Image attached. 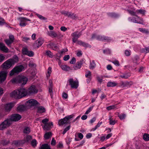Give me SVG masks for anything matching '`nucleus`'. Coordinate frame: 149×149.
I'll return each mask as SVG.
<instances>
[{
    "label": "nucleus",
    "instance_id": "1",
    "mask_svg": "<svg viewBox=\"0 0 149 149\" xmlns=\"http://www.w3.org/2000/svg\"><path fill=\"white\" fill-rule=\"evenodd\" d=\"M38 92V90L36 86H32L29 88L28 91L23 88L15 90L10 93V96L16 98L20 99L25 96L28 94L36 93Z\"/></svg>",
    "mask_w": 149,
    "mask_h": 149
},
{
    "label": "nucleus",
    "instance_id": "2",
    "mask_svg": "<svg viewBox=\"0 0 149 149\" xmlns=\"http://www.w3.org/2000/svg\"><path fill=\"white\" fill-rule=\"evenodd\" d=\"M18 61V57L16 56H14L13 58L10 59L3 63V67L5 69H8Z\"/></svg>",
    "mask_w": 149,
    "mask_h": 149
},
{
    "label": "nucleus",
    "instance_id": "3",
    "mask_svg": "<svg viewBox=\"0 0 149 149\" xmlns=\"http://www.w3.org/2000/svg\"><path fill=\"white\" fill-rule=\"evenodd\" d=\"M28 81L27 78L24 76L19 75L16 77L12 79L11 81L13 83L21 84L22 85H25Z\"/></svg>",
    "mask_w": 149,
    "mask_h": 149
},
{
    "label": "nucleus",
    "instance_id": "4",
    "mask_svg": "<svg viewBox=\"0 0 149 149\" xmlns=\"http://www.w3.org/2000/svg\"><path fill=\"white\" fill-rule=\"evenodd\" d=\"M68 83L72 88H77L79 86V82L77 80H74L72 78L69 79L68 81Z\"/></svg>",
    "mask_w": 149,
    "mask_h": 149
},
{
    "label": "nucleus",
    "instance_id": "5",
    "mask_svg": "<svg viewBox=\"0 0 149 149\" xmlns=\"http://www.w3.org/2000/svg\"><path fill=\"white\" fill-rule=\"evenodd\" d=\"M24 68L22 65H19L15 67L10 72V76L13 75L15 73H18L21 72Z\"/></svg>",
    "mask_w": 149,
    "mask_h": 149
},
{
    "label": "nucleus",
    "instance_id": "6",
    "mask_svg": "<svg viewBox=\"0 0 149 149\" xmlns=\"http://www.w3.org/2000/svg\"><path fill=\"white\" fill-rule=\"evenodd\" d=\"M10 124V120H5L0 124V130H3L9 126Z\"/></svg>",
    "mask_w": 149,
    "mask_h": 149
},
{
    "label": "nucleus",
    "instance_id": "7",
    "mask_svg": "<svg viewBox=\"0 0 149 149\" xmlns=\"http://www.w3.org/2000/svg\"><path fill=\"white\" fill-rule=\"evenodd\" d=\"M26 105L29 106H36L40 105L36 100L34 99H31L27 101L26 102Z\"/></svg>",
    "mask_w": 149,
    "mask_h": 149
},
{
    "label": "nucleus",
    "instance_id": "8",
    "mask_svg": "<svg viewBox=\"0 0 149 149\" xmlns=\"http://www.w3.org/2000/svg\"><path fill=\"white\" fill-rule=\"evenodd\" d=\"M18 19L20 21L19 25L21 26H25L26 25L25 23L26 21H30V19L24 17H20L18 18Z\"/></svg>",
    "mask_w": 149,
    "mask_h": 149
},
{
    "label": "nucleus",
    "instance_id": "9",
    "mask_svg": "<svg viewBox=\"0 0 149 149\" xmlns=\"http://www.w3.org/2000/svg\"><path fill=\"white\" fill-rule=\"evenodd\" d=\"M81 35V32L78 33V31H76L73 33L71 36L73 37L72 38V42L75 43L77 41V39Z\"/></svg>",
    "mask_w": 149,
    "mask_h": 149
},
{
    "label": "nucleus",
    "instance_id": "10",
    "mask_svg": "<svg viewBox=\"0 0 149 149\" xmlns=\"http://www.w3.org/2000/svg\"><path fill=\"white\" fill-rule=\"evenodd\" d=\"M21 118V116L20 115L17 114H13L11 116L10 119L11 121H17L19 120Z\"/></svg>",
    "mask_w": 149,
    "mask_h": 149
},
{
    "label": "nucleus",
    "instance_id": "11",
    "mask_svg": "<svg viewBox=\"0 0 149 149\" xmlns=\"http://www.w3.org/2000/svg\"><path fill=\"white\" fill-rule=\"evenodd\" d=\"M120 86H122V87H125L130 86L133 84V82L132 81H126L125 82H123L121 81L120 83Z\"/></svg>",
    "mask_w": 149,
    "mask_h": 149
},
{
    "label": "nucleus",
    "instance_id": "12",
    "mask_svg": "<svg viewBox=\"0 0 149 149\" xmlns=\"http://www.w3.org/2000/svg\"><path fill=\"white\" fill-rule=\"evenodd\" d=\"M43 42V40L41 38H39L36 41L33 46L35 48H38L42 45Z\"/></svg>",
    "mask_w": 149,
    "mask_h": 149
},
{
    "label": "nucleus",
    "instance_id": "13",
    "mask_svg": "<svg viewBox=\"0 0 149 149\" xmlns=\"http://www.w3.org/2000/svg\"><path fill=\"white\" fill-rule=\"evenodd\" d=\"M6 72L1 71L0 72V83L4 81L6 78Z\"/></svg>",
    "mask_w": 149,
    "mask_h": 149
},
{
    "label": "nucleus",
    "instance_id": "14",
    "mask_svg": "<svg viewBox=\"0 0 149 149\" xmlns=\"http://www.w3.org/2000/svg\"><path fill=\"white\" fill-rule=\"evenodd\" d=\"M0 50L6 53L8 52V49L5 46V45L2 43H0Z\"/></svg>",
    "mask_w": 149,
    "mask_h": 149
},
{
    "label": "nucleus",
    "instance_id": "15",
    "mask_svg": "<svg viewBox=\"0 0 149 149\" xmlns=\"http://www.w3.org/2000/svg\"><path fill=\"white\" fill-rule=\"evenodd\" d=\"M14 106V104L12 103H10L6 104L5 106V109L6 111H10Z\"/></svg>",
    "mask_w": 149,
    "mask_h": 149
},
{
    "label": "nucleus",
    "instance_id": "16",
    "mask_svg": "<svg viewBox=\"0 0 149 149\" xmlns=\"http://www.w3.org/2000/svg\"><path fill=\"white\" fill-rule=\"evenodd\" d=\"M53 125V123L52 122L50 123H48L46 124L43 127V129L44 130H48L51 128V126Z\"/></svg>",
    "mask_w": 149,
    "mask_h": 149
},
{
    "label": "nucleus",
    "instance_id": "17",
    "mask_svg": "<svg viewBox=\"0 0 149 149\" xmlns=\"http://www.w3.org/2000/svg\"><path fill=\"white\" fill-rule=\"evenodd\" d=\"M82 64V61H80L77 62L76 65L74 66L73 68L74 70H77L80 68L81 65Z\"/></svg>",
    "mask_w": 149,
    "mask_h": 149
},
{
    "label": "nucleus",
    "instance_id": "18",
    "mask_svg": "<svg viewBox=\"0 0 149 149\" xmlns=\"http://www.w3.org/2000/svg\"><path fill=\"white\" fill-rule=\"evenodd\" d=\"M26 107L24 105H20L19 106L17 107V110L19 111H22L26 110Z\"/></svg>",
    "mask_w": 149,
    "mask_h": 149
},
{
    "label": "nucleus",
    "instance_id": "19",
    "mask_svg": "<svg viewBox=\"0 0 149 149\" xmlns=\"http://www.w3.org/2000/svg\"><path fill=\"white\" fill-rule=\"evenodd\" d=\"M47 34L49 36L53 38H55L57 36V35L56 33L53 31L48 32Z\"/></svg>",
    "mask_w": 149,
    "mask_h": 149
},
{
    "label": "nucleus",
    "instance_id": "20",
    "mask_svg": "<svg viewBox=\"0 0 149 149\" xmlns=\"http://www.w3.org/2000/svg\"><path fill=\"white\" fill-rule=\"evenodd\" d=\"M67 123V121L65 119V118H64L63 119H61L59 120L58 124L59 126H61Z\"/></svg>",
    "mask_w": 149,
    "mask_h": 149
},
{
    "label": "nucleus",
    "instance_id": "21",
    "mask_svg": "<svg viewBox=\"0 0 149 149\" xmlns=\"http://www.w3.org/2000/svg\"><path fill=\"white\" fill-rule=\"evenodd\" d=\"M68 14V17L71 18L75 20L77 18V16L74 13L70 12Z\"/></svg>",
    "mask_w": 149,
    "mask_h": 149
},
{
    "label": "nucleus",
    "instance_id": "22",
    "mask_svg": "<svg viewBox=\"0 0 149 149\" xmlns=\"http://www.w3.org/2000/svg\"><path fill=\"white\" fill-rule=\"evenodd\" d=\"M118 85V84L116 82L109 81L107 84V86L108 87H113Z\"/></svg>",
    "mask_w": 149,
    "mask_h": 149
},
{
    "label": "nucleus",
    "instance_id": "23",
    "mask_svg": "<svg viewBox=\"0 0 149 149\" xmlns=\"http://www.w3.org/2000/svg\"><path fill=\"white\" fill-rule=\"evenodd\" d=\"M45 109L43 107L40 106L38 107V112L42 113L45 112Z\"/></svg>",
    "mask_w": 149,
    "mask_h": 149
},
{
    "label": "nucleus",
    "instance_id": "24",
    "mask_svg": "<svg viewBox=\"0 0 149 149\" xmlns=\"http://www.w3.org/2000/svg\"><path fill=\"white\" fill-rule=\"evenodd\" d=\"M49 92L50 93L51 95L52 93V80H50L49 81Z\"/></svg>",
    "mask_w": 149,
    "mask_h": 149
},
{
    "label": "nucleus",
    "instance_id": "25",
    "mask_svg": "<svg viewBox=\"0 0 149 149\" xmlns=\"http://www.w3.org/2000/svg\"><path fill=\"white\" fill-rule=\"evenodd\" d=\"M61 67L63 70L66 71H68L70 69V68L68 66L65 65H61Z\"/></svg>",
    "mask_w": 149,
    "mask_h": 149
},
{
    "label": "nucleus",
    "instance_id": "26",
    "mask_svg": "<svg viewBox=\"0 0 149 149\" xmlns=\"http://www.w3.org/2000/svg\"><path fill=\"white\" fill-rule=\"evenodd\" d=\"M109 16L112 18H117L119 17V15L114 13H109L108 14Z\"/></svg>",
    "mask_w": 149,
    "mask_h": 149
},
{
    "label": "nucleus",
    "instance_id": "27",
    "mask_svg": "<svg viewBox=\"0 0 149 149\" xmlns=\"http://www.w3.org/2000/svg\"><path fill=\"white\" fill-rule=\"evenodd\" d=\"M52 136V133L51 132H48L46 133L44 135V137L46 139H48L51 137Z\"/></svg>",
    "mask_w": 149,
    "mask_h": 149
},
{
    "label": "nucleus",
    "instance_id": "28",
    "mask_svg": "<svg viewBox=\"0 0 149 149\" xmlns=\"http://www.w3.org/2000/svg\"><path fill=\"white\" fill-rule=\"evenodd\" d=\"M40 149H51V148L50 146L47 144H45L42 145Z\"/></svg>",
    "mask_w": 149,
    "mask_h": 149
},
{
    "label": "nucleus",
    "instance_id": "29",
    "mask_svg": "<svg viewBox=\"0 0 149 149\" xmlns=\"http://www.w3.org/2000/svg\"><path fill=\"white\" fill-rule=\"evenodd\" d=\"M30 128L28 127H25L23 130V132L26 134H29L30 132Z\"/></svg>",
    "mask_w": 149,
    "mask_h": 149
},
{
    "label": "nucleus",
    "instance_id": "30",
    "mask_svg": "<svg viewBox=\"0 0 149 149\" xmlns=\"http://www.w3.org/2000/svg\"><path fill=\"white\" fill-rule=\"evenodd\" d=\"M4 41L7 45L9 47H11V44L13 43V42L8 39H6L4 40Z\"/></svg>",
    "mask_w": 149,
    "mask_h": 149
},
{
    "label": "nucleus",
    "instance_id": "31",
    "mask_svg": "<svg viewBox=\"0 0 149 149\" xmlns=\"http://www.w3.org/2000/svg\"><path fill=\"white\" fill-rule=\"evenodd\" d=\"M143 139L146 141H149V134L146 133L143 136Z\"/></svg>",
    "mask_w": 149,
    "mask_h": 149
},
{
    "label": "nucleus",
    "instance_id": "32",
    "mask_svg": "<svg viewBox=\"0 0 149 149\" xmlns=\"http://www.w3.org/2000/svg\"><path fill=\"white\" fill-rule=\"evenodd\" d=\"M85 77L88 78H91V73L90 71H88L86 72Z\"/></svg>",
    "mask_w": 149,
    "mask_h": 149
},
{
    "label": "nucleus",
    "instance_id": "33",
    "mask_svg": "<svg viewBox=\"0 0 149 149\" xmlns=\"http://www.w3.org/2000/svg\"><path fill=\"white\" fill-rule=\"evenodd\" d=\"M95 65L96 64L95 63L94 61L93 60L92 62L91 63L90 68L91 69H93L95 67Z\"/></svg>",
    "mask_w": 149,
    "mask_h": 149
},
{
    "label": "nucleus",
    "instance_id": "34",
    "mask_svg": "<svg viewBox=\"0 0 149 149\" xmlns=\"http://www.w3.org/2000/svg\"><path fill=\"white\" fill-rule=\"evenodd\" d=\"M105 37V36L98 35L96 36V38L97 40H99L100 41H103L104 39H103V37Z\"/></svg>",
    "mask_w": 149,
    "mask_h": 149
},
{
    "label": "nucleus",
    "instance_id": "35",
    "mask_svg": "<svg viewBox=\"0 0 149 149\" xmlns=\"http://www.w3.org/2000/svg\"><path fill=\"white\" fill-rule=\"evenodd\" d=\"M116 108V105H113L109 106L107 108V109L108 110H110L111 109H114Z\"/></svg>",
    "mask_w": 149,
    "mask_h": 149
},
{
    "label": "nucleus",
    "instance_id": "36",
    "mask_svg": "<svg viewBox=\"0 0 149 149\" xmlns=\"http://www.w3.org/2000/svg\"><path fill=\"white\" fill-rule=\"evenodd\" d=\"M46 54L50 58H52L53 57V54L49 50L47 51L46 52Z\"/></svg>",
    "mask_w": 149,
    "mask_h": 149
},
{
    "label": "nucleus",
    "instance_id": "37",
    "mask_svg": "<svg viewBox=\"0 0 149 149\" xmlns=\"http://www.w3.org/2000/svg\"><path fill=\"white\" fill-rule=\"evenodd\" d=\"M127 11L132 16H135L137 17V15H136V11L135 12H134L133 11L129 10H127Z\"/></svg>",
    "mask_w": 149,
    "mask_h": 149
},
{
    "label": "nucleus",
    "instance_id": "38",
    "mask_svg": "<svg viewBox=\"0 0 149 149\" xmlns=\"http://www.w3.org/2000/svg\"><path fill=\"white\" fill-rule=\"evenodd\" d=\"M142 52L145 53L149 52V47L143 49H142Z\"/></svg>",
    "mask_w": 149,
    "mask_h": 149
},
{
    "label": "nucleus",
    "instance_id": "39",
    "mask_svg": "<svg viewBox=\"0 0 149 149\" xmlns=\"http://www.w3.org/2000/svg\"><path fill=\"white\" fill-rule=\"evenodd\" d=\"M136 13L137 14L140 13L141 14H144L145 13V11L144 10L140 9L136 10Z\"/></svg>",
    "mask_w": 149,
    "mask_h": 149
},
{
    "label": "nucleus",
    "instance_id": "40",
    "mask_svg": "<svg viewBox=\"0 0 149 149\" xmlns=\"http://www.w3.org/2000/svg\"><path fill=\"white\" fill-rule=\"evenodd\" d=\"M118 116L121 120H123L125 118L126 115L124 113H122L118 115Z\"/></svg>",
    "mask_w": 149,
    "mask_h": 149
},
{
    "label": "nucleus",
    "instance_id": "41",
    "mask_svg": "<svg viewBox=\"0 0 149 149\" xmlns=\"http://www.w3.org/2000/svg\"><path fill=\"white\" fill-rule=\"evenodd\" d=\"M102 122H99L97 125H96L94 128H93L92 129V130L93 131H95L98 127H99L100 125L102 124Z\"/></svg>",
    "mask_w": 149,
    "mask_h": 149
},
{
    "label": "nucleus",
    "instance_id": "42",
    "mask_svg": "<svg viewBox=\"0 0 149 149\" xmlns=\"http://www.w3.org/2000/svg\"><path fill=\"white\" fill-rule=\"evenodd\" d=\"M103 41L109 42L111 40V39L110 37L105 36L103 37Z\"/></svg>",
    "mask_w": 149,
    "mask_h": 149
},
{
    "label": "nucleus",
    "instance_id": "43",
    "mask_svg": "<svg viewBox=\"0 0 149 149\" xmlns=\"http://www.w3.org/2000/svg\"><path fill=\"white\" fill-rule=\"evenodd\" d=\"M139 30L142 33H148V31L145 29L142 28H139Z\"/></svg>",
    "mask_w": 149,
    "mask_h": 149
},
{
    "label": "nucleus",
    "instance_id": "44",
    "mask_svg": "<svg viewBox=\"0 0 149 149\" xmlns=\"http://www.w3.org/2000/svg\"><path fill=\"white\" fill-rule=\"evenodd\" d=\"M26 55L29 56H33L34 53L32 51H28Z\"/></svg>",
    "mask_w": 149,
    "mask_h": 149
},
{
    "label": "nucleus",
    "instance_id": "45",
    "mask_svg": "<svg viewBox=\"0 0 149 149\" xmlns=\"http://www.w3.org/2000/svg\"><path fill=\"white\" fill-rule=\"evenodd\" d=\"M37 16H38V17L40 19L42 20H45L47 19V18L44 17L43 16H42V15H39L38 14H36Z\"/></svg>",
    "mask_w": 149,
    "mask_h": 149
},
{
    "label": "nucleus",
    "instance_id": "46",
    "mask_svg": "<svg viewBox=\"0 0 149 149\" xmlns=\"http://www.w3.org/2000/svg\"><path fill=\"white\" fill-rule=\"evenodd\" d=\"M109 124L110 125H114L115 124V120H113L111 118V117L109 118Z\"/></svg>",
    "mask_w": 149,
    "mask_h": 149
},
{
    "label": "nucleus",
    "instance_id": "47",
    "mask_svg": "<svg viewBox=\"0 0 149 149\" xmlns=\"http://www.w3.org/2000/svg\"><path fill=\"white\" fill-rule=\"evenodd\" d=\"M31 144L32 146L33 147L36 146L37 144L36 140L35 139L33 140L31 142Z\"/></svg>",
    "mask_w": 149,
    "mask_h": 149
},
{
    "label": "nucleus",
    "instance_id": "48",
    "mask_svg": "<svg viewBox=\"0 0 149 149\" xmlns=\"http://www.w3.org/2000/svg\"><path fill=\"white\" fill-rule=\"evenodd\" d=\"M82 45L83 47H91V45H89L87 43H85L84 42H83Z\"/></svg>",
    "mask_w": 149,
    "mask_h": 149
},
{
    "label": "nucleus",
    "instance_id": "49",
    "mask_svg": "<svg viewBox=\"0 0 149 149\" xmlns=\"http://www.w3.org/2000/svg\"><path fill=\"white\" fill-rule=\"evenodd\" d=\"M22 51L23 54L25 55H26L28 51V49L26 48H23L22 49Z\"/></svg>",
    "mask_w": 149,
    "mask_h": 149
},
{
    "label": "nucleus",
    "instance_id": "50",
    "mask_svg": "<svg viewBox=\"0 0 149 149\" xmlns=\"http://www.w3.org/2000/svg\"><path fill=\"white\" fill-rule=\"evenodd\" d=\"M74 116V115L72 114L69 116H66L65 118V119L68 121V120L71 118H72Z\"/></svg>",
    "mask_w": 149,
    "mask_h": 149
},
{
    "label": "nucleus",
    "instance_id": "51",
    "mask_svg": "<svg viewBox=\"0 0 149 149\" xmlns=\"http://www.w3.org/2000/svg\"><path fill=\"white\" fill-rule=\"evenodd\" d=\"M112 62L117 66H119L120 65L119 62L117 60H116L112 61Z\"/></svg>",
    "mask_w": 149,
    "mask_h": 149
},
{
    "label": "nucleus",
    "instance_id": "52",
    "mask_svg": "<svg viewBox=\"0 0 149 149\" xmlns=\"http://www.w3.org/2000/svg\"><path fill=\"white\" fill-rule=\"evenodd\" d=\"M131 20L132 21V22H133L134 23H139V24H143V20H141L142 22H138L136 20V19L134 17L132 19H131Z\"/></svg>",
    "mask_w": 149,
    "mask_h": 149
},
{
    "label": "nucleus",
    "instance_id": "53",
    "mask_svg": "<svg viewBox=\"0 0 149 149\" xmlns=\"http://www.w3.org/2000/svg\"><path fill=\"white\" fill-rule=\"evenodd\" d=\"M70 126L69 125L65 128L63 132V134H64L68 130L70 129Z\"/></svg>",
    "mask_w": 149,
    "mask_h": 149
},
{
    "label": "nucleus",
    "instance_id": "54",
    "mask_svg": "<svg viewBox=\"0 0 149 149\" xmlns=\"http://www.w3.org/2000/svg\"><path fill=\"white\" fill-rule=\"evenodd\" d=\"M93 106L89 107L85 113V114H87L92 110L93 108Z\"/></svg>",
    "mask_w": 149,
    "mask_h": 149
},
{
    "label": "nucleus",
    "instance_id": "55",
    "mask_svg": "<svg viewBox=\"0 0 149 149\" xmlns=\"http://www.w3.org/2000/svg\"><path fill=\"white\" fill-rule=\"evenodd\" d=\"M131 52L127 50H125V54L127 56H129L130 55Z\"/></svg>",
    "mask_w": 149,
    "mask_h": 149
},
{
    "label": "nucleus",
    "instance_id": "56",
    "mask_svg": "<svg viewBox=\"0 0 149 149\" xmlns=\"http://www.w3.org/2000/svg\"><path fill=\"white\" fill-rule=\"evenodd\" d=\"M9 143V141L8 140H3L2 141V143L4 145H7Z\"/></svg>",
    "mask_w": 149,
    "mask_h": 149
},
{
    "label": "nucleus",
    "instance_id": "57",
    "mask_svg": "<svg viewBox=\"0 0 149 149\" xmlns=\"http://www.w3.org/2000/svg\"><path fill=\"white\" fill-rule=\"evenodd\" d=\"M111 51L109 49H107L105 50H103V53L105 54H110L111 53Z\"/></svg>",
    "mask_w": 149,
    "mask_h": 149
},
{
    "label": "nucleus",
    "instance_id": "58",
    "mask_svg": "<svg viewBox=\"0 0 149 149\" xmlns=\"http://www.w3.org/2000/svg\"><path fill=\"white\" fill-rule=\"evenodd\" d=\"M9 40H11L13 42L15 40V38L14 36L12 35H9Z\"/></svg>",
    "mask_w": 149,
    "mask_h": 149
},
{
    "label": "nucleus",
    "instance_id": "59",
    "mask_svg": "<svg viewBox=\"0 0 149 149\" xmlns=\"http://www.w3.org/2000/svg\"><path fill=\"white\" fill-rule=\"evenodd\" d=\"M56 143V141L54 138H52L51 142V144L52 146H55Z\"/></svg>",
    "mask_w": 149,
    "mask_h": 149
},
{
    "label": "nucleus",
    "instance_id": "60",
    "mask_svg": "<svg viewBox=\"0 0 149 149\" xmlns=\"http://www.w3.org/2000/svg\"><path fill=\"white\" fill-rule=\"evenodd\" d=\"M62 97L63 98L66 99L68 97V95L65 92H63Z\"/></svg>",
    "mask_w": 149,
    "mask_h": 149
},
{
    "label": "nucleus",
    "instance_id": "61",
    "mask_svg": "<svg viewBox=\"0 0 149 149\" xmlns=\"http://www.w3.org/2000/svg\"><path fill=\"white\" fill-rule=\"evenodd\" d=\"M5 59V57L2 54H0V62L3 61Z\"/></svg>",
    "mask_w": 149,
    "mask_h": 149
},
{
    "label": "nucleus",
    "instance_id": "62",
    "mask_svg": "<svg viewBox=\"0 0 149 149\" xmlns=\"http://www.w3.org/2000/svg\"><path fill=\"white\" fill-rule=\"evenodd\" d=\"M31 139V136L30 135H28L26 136V138L25 140L26 141H28Z\"/></svg>",
    "mask_w": 149,
    "mask_h": 149
},
{
    "label": "nucleus",
    "instance_id": "63",
    "mask_svg": "<svg viewBox=\"0 0 149 149\" xmlns=\"http://www.w3.org/2000/svg\"><path fill=\"white\" fill-rule=\"evenodd\" d=\"M48 121V119L47 118H45V119H43L42 120V122L43 124H45V125L47 123Z\"/></svg>",
    "mask_w": 149,
    "mask_h": 149
},
{
    "label": "nucleus",
    "instance_id": "64",
    "mask_svg": "<svg viewBox=\"0 0 149 149\" xmlns=\"http://www.w3.org/2000/svg\"><path fill=\"white\" fill-rule=\"evenodd\" d=\"M70 58V56L69 55H66L63 58V60L64 61H66L68 60Z\"/></svg>",
    "mask_w": 149,
    "mask_h": 149
}]
</instances>
